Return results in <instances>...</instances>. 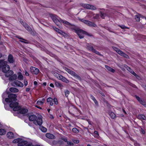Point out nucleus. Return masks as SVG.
Returning a JSON list of instances; mask_svg holds the SVG:
<instances>
[{
    "label": "nucleus",
    "mask_w": 146,
    "mask_h": 146,
    "mask_svg": "<svg viewBox=\"0 0 146 146\" xmlns=\"http://www.w3.org/2000/svg\"><path fill=\"white\" fill-rule=\"evenodd\" d=\"M71 29L76 33L78 36H83V35H85L88 36H92V34H89L87 32L80 29L79 27H71Z\"/></svg>",
    "instance_id": "nucleus-1"
},
{
    "label": "nucleus",
    "mask_w": 146,
    "mask_h": 146,
    "mask_svg": "<svg viewBox=\"0 0 146 146\" xmlns=\"http://www.w3.org/2000/svg\"><path fill=\"white\" fill-rule=\"evenodd\" d=\"M71 29L76 33L78 36H83V35H85L88 36H92V34H89L87 32L80 29L79 27H71Z\"/></svg>",
    "instance_id": "nucleus-2"
},
{
    "label": "nucleus",
    "mask_w": 146,
    "mask_h": 146,
    "mask_svg": "<svg viewBox=\"0 0 146 146\" xmlns=\"http://www.w3.org/2000/svg\"><path fill=\"white\" fill-rule=\"evenodd\" d=\"M10 108H13L14 111L20 110V112L21 114H25L27 113L28 110L27 109H21V107L19 105V104L17 102L11 103L9 104Z\"/></svg>",
    "instance_id": "nucleus-3"
},
{
    "label": "nucleus",
    "mask_w": 146,
    "mask_h": 146,
    "mask_svg": "<svg viewBox=\"0 0 146 146\" xmlns=\"http://www.w3.org/2000/svg\"><path fill=\"white\" fill-rule=\"evenodd\" d=\"M42 117L39 115L38 118L36 116L33 114L30 115L29 117V119L30 121H33V123L35 125H41L42 123Z\"/></svg>",
    "instance_id": "nucleus-4"
},
{
    "label": "nucleus",
    "mask_w": 146,
    "mask_h": 146,
    "mask_svg": "<svg viewBox=\"0 0 146 146\" xmlns=\"http://www.w3.org/2000/svg\"><path fill=\"white\" fill-rule=\"evenodd\" d=\"M7 64V61L0 60V70H1L4 73L7 72L10 69V67Z\"/></svg>",
    "instance_id": "nucleus-5"
},
{
    "label": "nucleus",
    "mask_w": 146,
    "mask_h": 146,
    "mask_svg": "<svg viewBox=\"0 0 146 146\" xmlns=\"http://www.w3.org/2000/svg\"><path fill=\"white\" fill-rule=\"evenodd\" d=\"M8 98L5 99V101L7 102H9L11 103H13V101H15L17 100V96L15 94H11L8 95Z\"/></svg>",
    "instance_id": "nucleus-6"
},
{
    "label": "nucleus",
    "mask_w": 146,
    "mask_h": 146,
    "mask_svg": "<svg viewBox=\"0 0 146 146\" xmlns=\"http://www.w3.org/2000/svg\"><path fill=\"white\" fill-rule=\"evenodd\" d=\"M63 68L64 70L72 76H74L77 79L80 80H81V79L80 76L75 72L66 67H64Z\"/></svg>",
    "instance_id": "nucleus-7"
},
{
    "label": "nucleus",
    "mask_w": 146,
    "mask_h": 146,
    "mask_svg": "<svg viewBox=\"0 0 146 146\" xmlns=\"http://www.w3.org/2000/svg\"><path fill=\"white\" fill-rule=\"evenodd\" d=\"M13 143H17L18 146H23L26 144L27 141L21 138H17L13 141Z\"/></svg>",
    "instance_id": "nucleus-8"
},
{
    "label": "nucleus",
    "mask_w": 146,
    "mask_h": 146,
    "mask_svg": "<svg viewBox=\"0 0 146 146\" xmlns=\"http://www.w3.org/2000/svg\"><path fill=\"white\" fill-rule=\"evenodd\" d=\"M79 20L85 24L90 27H95L97 26L95 23L89 21L85 20L84 19H80Z\"/></svg>",
    "instance_id": "nucleus-9"
},
{
    "label": "nucleus",
    "mask_w": 146,
    "mask_h": 146,
    "mask_svg": "<svg viewBox=\"0 0 146 146\" xmlns=\"http://www.w3.org/2000/svg\"><path fill=\"white\" fill-rule=\"evenodd\" d=\"M112 48L118 54L121 56H123L126 58H129V56L127 54L124 53L122 51L120 50L119 48L115 46H112Z\"/></svg>",
    "instance_id": "nucleus-10"
},
{
    "label": "nucleus",
    "mask_w": 146,
    "mask_h": 146,
    "mask_svg": "<svg viewBox=\"0 0 146 146\" xmlns=\"http://www.w3.org/2000/svg\"><path fill=\"white\" fill-rule=\"evenodd\" d=\"M23 26L32 35H35V32L32 31L30 27L26 23H25V25Z\"/></svg>",
    "instance_id": "nucleus-11"
},
{
    "label": "nucleus",
    "mask_w": 146,
    "mask_h": 146,
    "mask_svg": "<svg viewBox=\"0 0 146 146\" xmlns=\"http://www.w3.org/2000/svg\"><path fill=\"white\" fill-rule=\"evenodd\" d=\"M82 6L84 8H86L88 9L96 10V8L93 5L88 4H82Z\"/></svg>",
    "instance_id": "nucleus-12"
},
{
    "label": "nucleus",
    "mask_w": 146,
    "mask_h": 146,
    "mask_svg": "<svg viewBox=\"0 0 146 146\" xmlns=\"http://www.w3.org/2000/svg\"><path fill=\"white\" fill-rule=\"evenodd\" d=\"M30 70L33 74H38L39 72V70L38 68L33 66L31 67Z\"/></svg>",
    "instance_id": "nucleus-13"
},
{
    "label": "nucleus",
    "mask_w": 146,
    "mask_h": 146,
    "mask_svg": "<svg viewBox=\"0 0 146 146\" xmlns=\"http://www.w3.org/2000/svg\"><path fill=\"white\" fill-rule=\"evenodd\" d=\"M46 136L47 138L51 139H54L55 138V137L54 135L49 133H46Z\"/></svg>",
    "instance_id": "nucleus-14"
},
{
    "label": "nucleus",
    "mask_w": 146,
    "mask_h": 146,
    "mask_svg": "<svg viewBox=\"0 0 146 146\" xmlns=\"http://www.w3.org/2000/svg\"><path fill=\"white\" fill-rule=\"evenodd\" d=\"M60 21L61 22L63 23L65 25L70 26V28L71 27L75 26V25H74L71 24L70 23L66 20H63L61 19L60 20Z\"/></svg>",
    "instance_id": "nucleus-15"
},
{
    "label": "nucleus",
    "mask_w": 146,
    "mask_h": 146,
    "mask_svg": "<svg viewBox=\"0 0 146 146\" xmlns=\"http://www.w3.org/2000/svg\"><path fill=\"white\" fill-rule=\"evenodd\" d=\"M14 83L17 86L22 87L23 86V84L21 82L18 80H15L14 82Z\"/></svg>",
    "instance_id": "nucleus-16"
},
{
    "label": "nucleus",
    "mask_w": 146,
    "mask_h": 146,
    "mask_svg": "<svg viewBox=\"0 0 146 146\" xmlns=\"http://www.w3.org/2000/svg\"><path fill=\"white\" fill-rule=\"evenodd\" d=\"M5 75L6 77H8L11 76L13 74V72L11 70H9L7 72H6Z\"/></svg>",
    "instance_id": "nucleus-17"
},
{
    "label": "nucleus",
    "mask_w": 146,
    "mask_h": 146,
    "mask_svg": "<svg viewBox=\"0 0 146 146\" xmlns=\"http://www.w3.org/2000/svg\"><path fill=\"white\" fill-rule=\"evenodd\" d=\"M8 60L9 62L10 63H13L14 61L13 57L11 54L9 55Z\"/></svg>",
    "instance_id": "nucleus-18"
},
{
    "label": "nucleus",
    "mask_w": 146,
    "mask_h": 146,
    "mask_svg": "<svg viewBox=\"0 0 146 146\" xmlns=\"http://www.w3.org/2000/svg\"><path fill=\"white\" fill-rule=\"evenodd\" d=\"M9 90L10 92L13 93L17 92L19 91V90L18 89L14 87L10 88Z\"/></svg>",
    "instance_id": "nucleus-19"
},
{
    "label": "nucleus",
    "mask_w": 146,
    "mask_h": 146,
    "mask_svg": "<svg viewBox=\"0 0 146 146\" xmlns=\"http://www.w3.org/2000/svg\"><path fill=\"white\" fill-rule=\"evenodd\" d=\"M127 69L129 72L135 76H137V75L130 67L127 66Z\"/></svg>",
    "instance_id": "nucleus-20"
},
{
    "label": "nucleus",
    "mask_w": 146,
    "mask_h": 146,
    "mask_svg": "<svg viewBox=\"0 0 146 146\" xmlns=\"http://www.w3.org/2000/svg\"><path fill=\"white\" fill-rule=\"evenodd\" d=\"M7 137L10 139H12L14 137V135L13 133L11 132H8L7 135Z\"/></svg>",
    "instance_id": "nucleus-21"
},
{
    "label": "nucleus",
    "mask_w": 146,
    "mask_h": 146,
    "mask_svg": "<svg viewBox=\"0 0 146 146\" xmlns=\"http://www.w3.org/2000/svg\"><path fill=\"white\" fill-rule=\"evenodd\" d=\"M137 118L141 120H145L146 119L145 116L143 114L138 115L137 116Z\"/></svg>",
    "instance_id": "nucleus-22"
},
{
    "label": "nucleus",
    "mask_w": 146,
    "mask_h": 146,
    "mask_svg": "<svg viewBox=\"0 0 146 146\" xmlns=\"http://www.w3.org/2000/svg\"><path fill=\"white\" fill-rule=\"evenodd\" d=\"M60 78V79L59 80H61L62 81L64 82L67 83H68L69 82V81L65 77L61 75V77Z\"/></svg>",
    "instance_id": "nucleus-23"
},
{
    "label": "nucleus",
    "mask_w": 146,
    "mask_h": 146,
    "mask_svg": "<svg viewBox=\"0 0 146 146\" xmlns=\"http://www.w3.org/2000/svg\"><path fill=\"white\" fill-rule=\"evenodd\" d=\"M55 85L57 87H59L60 88H62L63 87L62 84L57 81L55 82Z\"/></svg>",
    "instance_id": "nucleus-24"
},
{
    "label": "nucleus",
    "mask_w": 146,
    "mask_h": 146,
    "mask_svg": "<svg viewBox=\"0 0 146 146\" xmlns=\"http://www.w3.org/2000/svg\"><path fill=\"white\" fill-rule=\"evenodd\" d=\"M47 102L50 105L52 106L53 104V100L51 98H49L47 100Z\"/></svg>",
    "instance_id": "nucleus-25"
},
{
    "label": "nucleus",
    "mask_w": 146,
    "mask_h": 146,
    "mask_svg": "<svg viewBox=\"0 0 146 146\" xmlns=\"http://www.w3.org/2000/svg\"><path fill=\"white\" fill-rule=\"evenodd\" d=\"M109 115L110 117L112 119H115L116 118L115 114L113 112H109Z\"/></svg>",
    "instance_id": "nucleus-26"
},
{
    "label": "nucleus",
    "mask_w": 146,
    "mask_h": 146,
    "mask_svg": "<svg viewBox=\"0 0 146 146\" xmlns=\"http://www.w3.org/2000/svg\"><path fill=\"white\" fill-rule=\"evenodd\" d=\"M105 68L109 71H110L112 73H114L115 72V70L113 69L112 68H111L110 67L107 66V65H106Z\"/></svg>",
    "instance_id": "nucleus-27"
},
{
    "label": "nucleus",
    "mask_w": 146,
    "mask_h": 146,
    "mask_svg": "<svg viewBox=\"0 0 146 146\" xmlns=\"http://www.w3.org/2000/svg\"><path fill=\"white\" fill-rule=\"evenodd\" d=\"M17 76L16 74H14L11 76L9 78V80L12 81L16 79Z\"/></svg>",
    "instance_id": "nucleus-28"
},
{
    "label": "nucleus",
    "mask_w": 146,
    "mask_h": 146,
    "mask_svg": "<svg viewBox=\"0 0 146 146\" xmlns=\"http://www.w3.org/2000/svg\"><path fill=\"white\" fill-rule=\"evenodd\" d=\"M135 98L141 104H143L144 103V101L141 99L138 96H135Z\"/></svg>",
    "instance_id": "nucleus-29"
},
{
    "label": "nucleus",
    "mask_w": 146,
    "mask_h": 146,
    "mask_svg": "<svg viewBox=\"0 0 146 146\" xmlns=\"http://www.w3.org/2000/svg\"><path fill=\"white\" fill-rule=\"evenodd\" d=\"M53 21L58 26H60V25L61 23L57 19L54 20Z\"/></svg>",
    "instance_id": "nucleus-30"
},
{
    "label": "nucleus",
    "mask_w": 146,
    "mask_h": 146,
    "mask_svg": "<svg viewBox=\"0 0 146 146\" xmlns=\"http://www.w3.org/2000/svg\"><path fill=\"white\" fill-rule=\"evenodd\" d=\"M90 98L94 101L96 104L97 105L98 104V102L93 96L92 95H91Z\"/></svg>",
    "instance_id": "nucleus-31"
},
{
    "label": "nucleus",
    "mask_w": 146,
    "mask_h": 146,
    "mask_svg": "<svg viewBox=\"0 0 146 146\" xmlns=\"http://www.w3.org/2000/svg\"><path fill=\"white\" fill-rule=\"evenodd\" d=\"M6 133V131L3 129H0V135H3Z\"/></svg>",
    "instance_id": "nucleus-32"
},
{
    "label": "nucleus",
    "mask_w": 146,
    "mask_h": 146,
    "mask_svg": "<svg viewBox=\"0 0 146 146\" xmlns=\"http://www.w3.org/2000/svg\"><path fill=\"white\" fill-rule=\"evenodd\" d=\"M50 17L53 20V21H54V20H55L57 19L56 17V15L53 14H51L50 15Z\"/></svg>",
    "instance_id": "nucleus-33"
},
{
    "label": "nucleus",
    "mask_w": 146,
    "mask_h": 146,
    "mask_svg": "<svg viewBox=\"0 0 146 146\" xmlns=\"http://www.w3.org/2000/svg\"><path fill=\"white\" fill-rule=\"evenodd\" d=\"M87 48L90 51H92V52H93L94 49L93 48V47L92 46L89 45L87 46Z\"/></svg>",
    "instance_id": "nucleus-34"
},
{
    "label": "nucleus",
    "mask_w": 146,
    "mask_h": 146,
    "mask_svg": "<svg viewBox=\"0 0 146 146\" xmlns=\"http://www.w3.org/2000/svg\"><path fill=\"white\" fill-rule=\"evenodd\" d=\"M54 74V76L59 80L60 78H61V75L56 72Z\"/></svg>",
    "instance_id": "nucleus-35"
},
{
    "label": "nucleus",
    "mask_w": 146,
    "mask_h": 146,
    "mask_svg": "<svg viewBox=\"0 0 146 146\" xmlns=\"http://www.w3.org/2000/svg\"><path fill=\"white\" fill-rule=\"evenodd\" d=\"M54 29L58 33L61 34L62 33H63V32L61 30H60L59 29L57 28L56 27H55L54 28L53 27Z\"/></svg>",
    "instance_id": "nucleus-36"
},
{
    "label": "nucleus",
    "mask_w": 146,
    "mask_h": 146,
    "mask_svg": "<svg viewBox=\"0 0 146 146\" xmlns=\"http://www.w3.org/2000/svg\"><path fill=\"white\" fill-rule=\"evenodd\" d=\"M40 129L43 132H46L47 131V129L44 127L42 126L40 127Z\"/></svg>",
    "instance_id": "nucleus-37"
},
{
    "label": "nucleus",
    "mask_w": 146,
    "mask_h": 146,
    "mask_svg": "<svg viewBox=\"0 0 146 146\" xmlns=\"http://www.w3.org/2000/svg\"><path fill=\"white\" fill-rule=\"evenodd\" d=\"M119 27H120L121 29H129V28L128 27L124 25H118Z\"/></svg>",
    "instance_id": "nucleus-38"
},
{
    "label": "nucleus",
    "mask_w": 146,
    "mask_h": 146,
    "mask_svg": "<svg viewBox=\"0 0 146 146\" xmlns=\"http://www.w3.org/2000/svg\"><path fill=\"white\" fill-rule=\"evenodd\" d=\"M17 37L19 38V39L23 40H20V41H21L22 42L26 43H29V42L28 41H27L24 39H23V38H19V37Z\"/></svg>",
    "instance_id": "nucleus-39"
},
{
    "label": "nucleus",
    "mask_w": 146,
    "mask_h": 146,
    "mask_svg": "<svg viewBox=\"0 0 146 146\" xmlns=\"http://www.w3.org/2000/svg\"><path fill=\"white\" fill-rule=\"evenodd\" d=\"M18 79L20 80H22L23 79V76L21 73H20L19 74L18 77Z\"/></svg>",
    "instance_id": "nucleus-40"
},
{
    "label": "nucleus",
    "mask_w": 146,
    "mask_h": 146,
    "mask_svg": "<svg viewBox=\"0 0 146 146\" xmlns=\"http://www.w3.org/2000/svg\"><path fill=\"white\" fill-rule=\"evenodd\" d=\"M65 96L66 97H68L70 93V92L68 90H66L64 91Z\"/></svg>",
    "instance_id": "nucleus-41"
},
{
    "label": "nucleus",
    "mask_w": 146,
    "mask_h": 146,
    "mask_svg": "<svg viewBox=\"0 0 146 146\" xmlns=\"http://www.w3.org/2000/svg\"><path fill=\"white\" fill-rule=\"evenodd\" d=\"M72 131L73 132L76 133H78L79 132V131L76 128H73Z\"/></svg>",
    "instance_id": "nucleus-42"
},
{
    "label": "nucleus",
    "mask_w": 146,
    "mask_h": 146,
    "mask_svg": "<svg viewBox=\"0 0 146 146\" xmlns=\"http://www.w3.org/2000/svg\"><path fill=\"white\" fill-rule=\"evenodd\" d=\"M18 20L24 26V25H25V23H26L25 22H24L23 21V20L21 19L20 18H18Z\"/></svg>",
    "instance_id": "nucleus-43"
},
{
    "label": "nucleus",
    "mask_w": 146,
    "mask_h": 146,
    "mask_svg": "<svg viewBox=\"0 0 146 146\" xmlns=\"http://www.w3.org/2000/svg\"><path fill=\"white\" fill-rule=\"evenodd\" d=\"M135 18L136 20V21L137 22H139L140 21V17L138 16V15H135Z\"/></svg>",
    "instance_id": "nucleus-44"
},
{
    "label": "nucleus",
    "mask_w": 146,
    "mask_h": 146,
    "mask_svg": "<svg viewBox=\"0 0 146 146\" xmlns=\"http://www.w3.org/2000/svg\"><path fill=\"white\" fill-rule=\"evenodd\" d=\"M53 100V101L54 102V104L56 105H57L58 104V102L56 98H54Z\"/></svg>",
    "instance_id": "nucleus-45"
},
{
    "label": "nucleus",
    "mask_w": 146,
    "mask_h": 146,
    "mask_svg": "<svg viewBox=\"0 0 146 146\" xmlns=\"http://www.w3.org/2000/svg\"><path fill=\"white\" fill-rule=\"evenodd\" d=\"M93 52L95 53L96 54H98V55H100V56L101 55V54L100 53V52L98 51L97 50H96L95 49H94V50L93 51Z\"/></svg>",
    "instance_id": "nucleus-46"
},
{
    "label": "nucleus",
    "mask_w": 146,
    "mask_h": 146,
    "mask_svg": "<svg viewBox=\"0 0 146 146\" xmlns=\"http://www.w3.org/2000/svg\"><path fill=\"white\" fill-rule=\"evenodd\" d=\"M100 16L101 17L102 19H104L105 18V15L104 13H102V12H100Z\"/></svg>",
    "instance_id": "nucleus-47"
},
{
    "label": "nucleus",
    "mask_w": 146,
    "mask_h": 146,
    "mask_svg": "<svg viewBox=\"0 0 146 146\" xmlns=\"http://www.w3.org/2000/svg\"><path fill=\"white\" fill-rule=\"evenodd\" d=\"M43 103V102L41 101H38L37 102V104L39 105H42Z\"/></svg>",
    "instance_id": "nucleus-48"
},
{
    "label": "nucleus",
    "mask_w": 146,
    "mask_h": 146,
    "mask_svg": "<svg viewBox=\"0 0 146 146\" xmlns=\"http://www.w3.org/2000/svg\"><path fill=\"white\" fill-rule=\"evenodd\" d=\"M73 141L74 143L76 144H78L79 142V141L78 140L73 139Z\"/></svg>",
    "instance_id": "nucleus-49"
},
{
    "label": "nucleus",
    "mask_w": 146,
    "mask_h": 146,
    "mask_svg": "<svg viewBox=\"0 0 146 146\" xmlns=\"http://www.w3.org/2000/svg\"><path fill=\"white\" fill-rule=\"evenodd\" d=\"M56 143H57V141H56L54 140V141H52V144H51V145H52L54 146V145H56Z\"/></svg>",
    "instance_id": "nucleus-50"
},
{
    "label": "nucleus",
    "mask_w": 146,
    "mask_h": 146,
    "mask_svg": "<svg viewBox=\"0 0 146 146\" xmlns=\"http://www.w3.org/2000/svg\"><path fill=\"white\" fill-rule=\"evenodd\" d=\"M61 139L66 142H67L68 141L67 139L65 137H62L61 138Z\"/></svg>",
    "instance_id": "nucleus-51"
},
{
    "label": "nucleus",
    "mask_w": 146,
    "mask_h": 146,
    "mask_svg": "<svg viewBox=\"0 0 146 146\" xmlns=\"http://www.w3.org/2000/svg\"><path fill=\"white\" fill-rule=\"evenodd\" d=\"M27 144L25 146H33L31 143H27Z\"/></svg>",
    "instance_id": "nucleus-52"
},
{
    "label": "nucleus",
    "mask_w": 146,
    "mask_h": 146,
    "mask_svg": "<svg viewBox=\"0 0 146 146\" xmlns=\"http://www.w3.org/2000/svg\"><path fill=\"white\" fill-rule=\"evenodd\" d=\"M141 131L143 134H144L145 133V131L142 128H141Z\"/></svg>",
    "instance_id": "nucleus-53"
},
{
    "label": "nucleus",
    "mask_w": 146,
    "mask_h": 146,
    "mask_svg": "<svg viewBox=\"0 0 146 146\" xmlns=\"http://www.w3.org/2000/svg\"><path fill=\"white\" fill-rule=\"evenodd\" d=\"M28 84V82L27 80H24V85L25 86H26Z\"/></svg>",
    "instance_id": "nucleus-54"
},
{
    "label": "nucleus",
    "mask_w": 146,
    "mask_h": 146,
    "mask_svg": "<svg viewBox=\"0 0 146 146\" xmlns=\"http://www.w3.org/2000/svg\"><path fill=\"white\" fill-rule=\"evenodd\" d=\"M94 134L97 135L98 136L99 135V134L98 131H94Z\"/></svg>",
    "instance_id": "nucleus-55"
},
{
    "label": "nucleus",
    "mask_w": 146,
    "mask_h": 146,
    "mask_svg": "<svg viewBox=\"0 0 146 146\" xmlns=\"http://www.w3.org/2000/svg\"><path fill=\"white\" fill-rule=\"evenodd\" d=\"M25 74L26 76H28L29 75V74L26 71L25 72Z\"/></svg>",
    "instance_id": "nucleus-56"
},
{
    "label": "nucleus",
    "mask_w": 146,
    "mask_h": 146,
    "mask_svg": "<svg viewBox=\"0 0 146 146\" xmlns=\"http://www.w3.org/2000/svg\"><path fill=\"white\" fill-rule=\"evenodd\" d=\"M6 95V94L5 93H4L2 95V97L3 98H5V95Z\"/></svg>",
    "instance_id": "nucleus-57"
},
{
    "label": "nucleus",
    "mask_w": 146,
    "mask_h": 146,
    "mask_svg": "<svg viewBox=\"0 0 146 146\" xmlns=\"http://www.w3.org/2000/svg\"><path fill=\"white\" fill-rule=\"evenodd\" d=\"M50 86L52 88H54V86L53 84L52 83H51L50 84Z\"/></svg>",
    "instance_id": "nucleus-58"
},
{
    "label": "nucleus",
    "mask_w": 146,
    "mask_h": 146,
    "mask_svg": "<svg viewBox=\"0 0 146 146\" xmlns=\"http://www.w3.org/2000/svg\"><path fill=\"white\" fill-rule=\"evenodd\" d=\"M88 121L89 124H90V125H92L91 121L90 120H89V119H88Z\"/></svg>",
    "instance_id": "nucleus-59"
},
{
    "label": "nucleus",
    "mask_w": 146,
    "mask_h": 146,
    "mask_svg": "<svg viewBox=\"0 0 146 146\" xmlns=\"http://www.w3.org/2000/svg\"><path fill=\"white\" fill-rule=\"evenodd\" d=\"M100 93L102 96H105L103 92Z\"/></svg>",
    "instance_id": "nucleus-60"
},
{
    "label": "nucleus",
    "mask_w": 146,
    "mask_h": 146,
    "mask_svg": "<svg viewBox=\"0 0 146 146\" xmlns=\"http://www.w3.org/2000/svg\"><path fill=\"white\" fill-rule=\"evenodd\" d=\"M30 90V88H27L26 89V91L27 92H28Z\"/></svg>",
    "instance_id": "nucleus-61"
},
{
    "label": "nucleus",
    "mask_w": 146,
    "mask_h": 146,
    "mask_svg": "<svg viewBox=\"0 0 146 146\" xmlns=\"http://www.w3.org/2000/svg\"><path fill=\"white\" fill-rule=\"evenodd\" d=\"M34 84L35 85H37V82L35 81L34 82Z\"/></svg>",
    "instance_id": "nucleus-62"
},
{
    "label": "nucleus",
    "mask_w": 146,
    "mask_h": 146,
    "mask_svg": "<svg viewBox=\"0 0 146 146\" xmlns=\"http://www.w3.org/2000/svg\"><path fill=\"white\" fill-rule=\"evenodd\" d=\"M140 16L141 17V18H145H145H146V17H144V16L141 15H140Z\"/></svg>",
    "instance_id": "nucleus-63"
},
{
    "label": "nucleus",
    "mask_w": 146,
    "mask_h": 146,
    "mask_svg": "<svg viewBox=\"0 0 146 146\" xmlns=\"http://www.w3.org/2000/svg\"><path fill=\"white\" fill-rule=\"evenodd\" d=\"M46 82H44L43 83V85L44 86H46Z\"/></svg>",
    "instance_id": "nucleus-64"
}]
</instances>
